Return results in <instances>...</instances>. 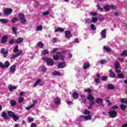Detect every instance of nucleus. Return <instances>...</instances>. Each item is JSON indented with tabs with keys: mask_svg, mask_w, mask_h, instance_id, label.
Returning a JSON list of instances; mask_svg holds the SVG:
<instances>
[{
	"mask_svg": "<svg viewBox=\"0 0 127 127\" xmlns=\"http://www.w3.org/2000/svg\"><path fill=\"white\" fill-rule=\"evenodd\" d=\"M42 28H43V26H38L36 28V30L37 31H40L42 30Z\"/></svg>",
	"mask_w": 127,
	"mask_h": 127,
	"instance_id": "40",
	"label": "nucleus"
},
{
	"mask_svg": "<svg viewBox=\"0 0 127 127\" xmlns=\"http://www.w3.org/2000/svg\"><path fill=\"white\" fill-rule=\"evenodd\" d=\"M10 104L11 106H12V107H14V106H15V105H16V102H15V101H14V100H11L10 101Z\"/></svg>",
	"mask_w": 127,
	"mask_h": 127,
	"instance_id": "32",
	"label": "nucleus"
},
{
	"mask_svg": "<svg viewBox=\"0 0 127 127\" xmlns=\"http://www.w3.org/2000/svg\"><path fill=\"white\" fill-rule=\"evenodd\" d=\"M120 108L121 109L122 111H125V109L127 108V106L124 104L120 105Z\"/></svg>",
	"mask_w": 127,
	"mask_h": 127,
	"instance_id": "37",
	"label": "nucleus"
},
{
	"mask_svg": "<svg viewBox=\"0 0 127 127\" xmlns=\"http://www.w3.org/2000/svg\"><path fill=\"white\" fill-rule=\"evenodd\" d=\"M57 54H58V55H59L60 58L62 60H64V59H65V56L64 55H63V54H62V53L59 52L57 53Z\"/></svg>",
	"mask_w": 127,
	"mask_h": 127,
	"instance_id": "29",
	"label": "nucleus"
},
{
	"mask_svg": "<svg viewBox=\"0 0 127 127\" xmlns=\"http://www.w3.org/2000/svg\"><path fill=\"white\" fill-rule=\"evenodd\" d=\"M14 42H15V41H14V40L13 39H11L10 41H9V44L11 45L14 44Z\"/></svg>",
	"mask_w": 127,
	"mask_h": 127,
	"instance_id": "56",
	"label": "nucleus"
},
{
	"mask_svg": "<svg viewBox=\"0 0 127 127\" xmlns=\"http://www.w3.org/2000/svg\"><path fill=\"white\" fill-rule=\"evenodd\" d=\"M97 9H98V10H100V11H103V8L101 7V6H100V4H97Z\"/></svg>",
	"mask_w": 127,
	"mask_h": 127,
	"instance_id": "45",
	"label": "nucleus"
},
{
	"mask_svg": "<svg viewBox=\"0 0 127 127\" xmlns=\"http://www.w3.org/2000/svg\"><path fill=\"white\" fill-rule=\"evenodd\" d=\"M85 92H87V93H90L91 92H92V90H91V89H84Z\"/></svg>",
	"mask_w": 127,
	"mask_h": 127,
	"instance_id": "59",
	"label": "nucleus"
},
{
	"mask_svg": "<svg viewBox=\"0 0 127 127\" xmlns=\"http://www.w3.org/2000/svg\"><path fill=\"white\" fill-rule=\"evenodd\" d=\"M95 80L94 82H95V83H97V84H99L100 83V78H101V75H100V74H97L95 75Z\"/></svg>",
	"mask_w": 127,
	"mask_h": 127,
	"instance_id": "8",
	"label": "nucleus"
},
{
	"mask_svg": "<svg viewBox=\"0 0 127 127\" xmlns=\"http://www.w3.org/2000/svg\"><path fill=\"white\" fill-rule=\"evenodd\" d=\"M121 102H122L123 104H126L127 105V99H122Z\"/></svg>",
	"mask_w": 127,
	"mask_h": 127,
	"instance_id": "51",
	"label": "nucleus"
},
{
	"mask_svg": "<svg viewBox=\"0 0 127 127\" xmlns=\"http://www.w3.org/2000/svg\"><path fill=\"white\" fill-rule=\"evenodd\" d=\"M109 72H110L109 77H110L111 78H116V74H115V73L113 72L112 69H110Z\"/></svg>",
	"mask_w": 127,
	"mask_h": 127,
	"instance_id": "16",
	"label": "nucleus"
},
{
	"mask_svg": "<svg viewBox=\"0 0 127 127\" xmlns=\"http://www.w3.org/2000/svg\"><path fill=\"white\" fill-rule=\"evenodd\" d=\"M20 20H21V23L22 24H25L26 23V18L24 17V14H21L18 15Z\"/></svg>",
	"mask_w": 127,
	"mask_h": 127,
	"instance_id": "3",
	"label": "nucleus"
},
{
	"mask_svg": "<svg viewBox=\"0 0 127 127\" xmlns=\"http://www.w3.org/2000/svg\"><path fill=\"white\" fill-rule=\"evenodd\" d=\"M87 99L90 100L91 105H95V102L94 101V97L92 94H89L87 96Z\"/></svg>",
	"mask_w": 127,
	"mask_h": 127,
	"instance_id": "6",
	"label": "nucleus"
},
{
	"mask_svg": "<svg viewBox=\"0 0 127 127\" xmlns=\"http://www.w3.org/2000/svg\"><path fill=\"white\" fill-rule=\"evenodd\" d=\"M109 117L112 118H116L117 116H118L117 111L113 110H111L109 112Z\"/></svg>",
	"mask_w": 127,
	"mask_h": 127,
	"instance_id": "5",
	"label": "nucleus"
},
{
	"mask_svg": "<svg viewBox=\"0 0 127 127\" xmlns=\"http://www.w3.org/2000/svg\"><path fill=\"white\" fill-rule=\"evenodd\" d=\"M16 69V65L14 64L10 67V71L11 73H15Z\"/></svg>",
	"mask_w": 127,
	"mask_h": 127,
	"instance_id": "11",
	"label": "nucleus"
},
{
	"mask_svg": "<svg viewBox=\"0 0 127 127\" xmlns=\"http://www.w3.org/2000/svg\"><path fill=\"white\" fill-rule=\"evenodd\" d=\"M48 53H49L48 50H44L42 51V54L43 55H46V54H48Z\"/></svg>",
	"mask_w": 127,
	"mask_h": 127,
	"instance_id": "31",
	"label": "nucleus"
},
{
	"mask_svg": "<svg viewBox=\"0 0 127 127\" xmlns=\"http://www.w3.org/2000/svg\"><path fill=\"white\" fill-rule=\"evenodd\" d=\"M7 115L9 117L12 118L13 116L15 115L14 113L12 112V111H8Z\"/></svg>",
	"mask_w": 127,
	"mask_h": 127,
	"instance_id": "28",
	"label": "nucleus"
},
{
	"mask_svg": "<svg viewBox=\"0 0 127 127\" xmlns=\"http://www.w3.org/2000/svg\"><path fill=\"white\" fill-rule=\"evenodd\" d=\"M72 97L73 99H75V100H77L79 97V94L77 92H73L72 93Z\"/></svg>",
	"mask_w": 127,
	"mask_h": 127,
	"instance_id": "22",
	"label": "nucleus"
},
{
	"mask_svg": "<svg viewBox=\"0 0 127 127\" xmlns=\"http://www.w3.org/2000/svg\"><path fill=\"white\" fill-rule=\"evenodd\" d=\"M91 28L92 30H96V26H95V25H94V24H91Z\"/></svg>",
	"mask_w": 127,
	"mask_h": 127,
	"instance_id": "54",
	"label": "nucleus"
},
{
	"mask_svg": "<svg viewBox=\"0 0 127 127\" xmlns=\"http://www.w3.org/2000/svg\"><path fill=\"white\" fill-rule=\"evenodd\" d=\"M85 21L86 23H92V19L88 18H86L85 19Z\"/></svg>",
	"mask_w": 127,
	"mask_h": 127,
	"instance_id": "34",
	"label": "nucleus"
},
{
	"mask_svg": "<svg viewBox=\"0 0 127 127\" xmlns=\"http://www.w3.org/2000/svg\"><path fill=\"white\" fill-rule=\"evenodd\" d=\"M107 61L106 60H102L100 61L101 64H106V63H107Z\"/></svg>",
	"mask_w": 127,
	"mask_h": 127,
	"instance_id": "53",
	"label": "nucleus"
},
{
	"mask_svg": "<svg viewBox=\"0 0 127 127\" xmlns=\"http://www.w3.org/2000/svg\"><path fill=\"white\" fill-rule=\"evenodd\" d=\"M16 21H18V18H17L16 17H14L13 19H12V20H11V22L13 23H15V22H16Z\"/></svg>",
	"mask_w": 127,
	"mask_h": 127,
	"instance_id": "42",
	"label": "nucleus"
},
{
	"mask_svg": "<svg viewBox=\"0 0 127 127\" xmlns=\"http://www.w3.org/2000/svg\"><path fill=\"white\" fill-rule=\"evenodd\" d=\"M40 82H41V79H38L33 85V87H36V86H37V85H38L39 83H40Z\"/></svg>",
	"mask_w": 127,
	"mask_h": 127,
	"instance_id": "38",
	"label": "nucleus"
},
{
	"mask_svg": "<svg viewBox=\"0 0 127 127\" xmlns=\"http://www.w3.org/2000/svg\"><path fill=\"white\" fill-rule=\"evenodd\" d=\"M9 65H10V64L9 63V62L7 61L4 63V64L3 63L0 62V67L2 68V69L8 68V67H9Z\"/></svg>",
	"mask_w": 127,
	"mask_h": 127,
	"instance_id": "2",
	"label": "nucleus"
},
{
	"mask_svg": "<svg viewBox=\"0 0 127 127\" xmlns=\"http://www.w3.org/2000/svg\"><path fill=\"white\" fill-rule=\"evenodd\" d=\"M60 57L58 55H56L53 56V59L54 60H59Z\"/></svg>",
	"mask_w": 127,
	"mask_h": 127,
	"instance_id": "52",
	"label": "nucleus"
},
{
	"mask_svg": "<svg viewBox=\"0 0 127 127\" xmlns=\"http://www.w3.org/2000/svg\"><path fill=\"white\" fill-rule=\"evenodd\" d=\"M121 56L127 57V51H124L121 54Z\"/></svg>",
	"mask_w": 127,
	"mask_h": 127,
	"instance_id": "44",
	"label": "nucleus"
},
{
	"mask_svg": "<svg viewBox=\"0 0 127 127\" xmlns=\"http://www.w3.org/2000/svg\"><path fill=\"white\" fill-rule=\"evenodd\" d=\"M101 36L102 38H104V39L107 37V30H106V29H104L101 31Z\"/></svg>",
	"mask_w": 127,
	"mask_h": 127,
	"instance_id": "9",
	"label": "nucleus"
},
{
	"mask_svg": "<svg viewBox=\"0 0 127 127\" xmlns=\"http://www.w3.org/2000/svg\"><path fill=\"white\" fill-rule=\"evenodd\" d=\"M98 21V18L96 17H92V22H97Z\"/></svg>",
	"mask_w": 127,
	"mask_h": 127,
	"instance_id": "46",
	"label": "nucleus"
},
{
	"mask_svg": "<svg viewBox=\"0 0 127 127\" xmlns=\"http://www.w3.org/2000/svg\"><path fill=\"white\" fill-rule=\"evenodd\" d=\"M108 89H110L111 90H113L115 87H114V85H113V84H109L108 85Z\"/></svg>",
	"mask_w": 127,
	"mask_h": 127,
	"instance_id": "49",
	"label": "nucleus"
},
{
	"mask_svg": "<svg viewBox=\"0 0 127 127\" xmlns=\"http://www.w3.org/2000/svg\"><path fill=\"white\" fill-rule=\"evenodd\" d=\"M118 109L117 106H114L111 107V110H117Z\"/></svg>",
	"mask_w": 127,
	"mask_h": 127,
	"instance_id": "61",
	"label": "nucleus"
},
{
	"mask_svg": "<svg viewBox=\"0 0 127 127\" xmlns=\"http://www.w3.org/2000/svg\"><path fill=\"white\" fill-rule=\"evenodd\" d=\"M90 14H91V15H93V16H95V15H97V14H98V13H97L96 12H91Z\"/></svg>",
	"mask_w": 127,
	"mask_h": 127,
	"instance_id": "57",
	"label": "nucleus"
},
{
	"mask_svg": "<svg viewBox=\"0 0 127 127\" xmlns=\"http://www.w3.org/2000/svg\"><path fill=\"white\" fill-rule=\"evenodd\" d=\"M12 30L13 31V32H14V34H15V35H16L17 34V28L15 27H12Z\"/></svg>",
	"mask_w": 127,
	"mask_h": 127,
	"instance_id": "30",
	"label": "nucleus"
},
{
	"mask_svg": "<svg viewBox=\"0 0 127 127\" xmlns=\"http://www.w3.org/2000/svg\"><path fill=\"white\" fill-rule=\"evenodd\" d=\"M8 89H9V91H10V92H13V90H16V89H17V87H16V86H15L9 85Z\"/></svg>",
	"mask_w": 127,
	"mask_h": 127,
	"instance_id": "12",
	"label": "nucleus"
},
{
	"mask_svg": "<svg viewBox=\"0 0 127 127\" xmlns=\"http://www.w3.org/2000/svg\"><path fill=\"white\" fill-rule=\"evenodd\" d=\"M115 69H119L120 68V63L119 62H116L115 64Z\"/></svg>",
	"mask_w": 127,
	"mask_h": 127,
	"instance_id": "39",
	"label": "nucleus"
},
{
	"mask_svg": "<svg viewBox=\"0 0 127 127\" xmlns=\"http://www.w3.org/2000/svg\"><path fill=\"white\" fill-rule=\"evenodd\" d=\"M1 116L3 118V119H4V120H8L9 118L7 114H6V113L4 112L2 113Z\"/></svg>",
	"mask_w": 127,
	"mask_h": 127,
	"instance_id": "21",
	"label": "nucleus"
},
{
	"mask_svg": "<svg viewBox=\"0 0 127 127\" xmlns=\"http://www.w3.org/2000/svg\"><path fill=\"white\" fill-rule=\"evenodd\" d=\"M43 60L44 62H46L47 64H48V66H53V65H54V62H53V60L52 59L44 58Z\"/></svg>",
	"mask_w": 127,
	"mask_h": 127,
	"instance_id": "1",
	"label": "nucleus"
},
{
	"mask_svg": "<svg viewBox=\"0 0 127 127\" xmlns=\"http://www.w3.org/2000/svg\"><path fill=\"white\" fill-rule=\"evenodd\" d=\"M55 32H58V31H60L61 32H63V31H64V29L62 28H57L55 30Z\"/></svg>",
	"mask_w": 127,
	"mask_h": 127,
	"instance_id": "33",
	"label": "nucleus"
},
{
	"mask_svg": "<svg viewBox=\"0 0 127 127\" xmlns=\"http://www.w3.org/2000/svg\"><path fill=\"white\" fill-rule=\"evenodd\" d=\"M80 118L81 119V120H82V121H85L92 120V117L91 116V115L85 116H84V115H81L80 116Z\"/></svg>",
	"mask_w": 127,
	"mask_h": 127,
	"instance_id": "4",
	"label": "nucleus"
},
{
	"mask_svg": "<svg viewBox=\"0 0 127 127\" xmlns=\"http://www.w3.org/2000/svg\"><path fill=\"white\" fill-rule=\"evenodd\" d=\"M24 101V99L22 97H19L18 99V102L19 103H22Z\"/></svg>",
	"mask_w": 127,
	"mask_h": 127,
	"instance_id": "47",
	"label": "nucleus"
},
{
	"mask_svg": "<svg viewBox=\"0 0 127 127\" xmlns=\"http://www.w3.org/2000/svg\"><path fill=\"white\" fill-rule=\"evenodd\" d=\"M49 14V11H47L43 13V15H48Z\"/></svg>",
	"mask_w": 127,
	"mask_h": 127,
	"instance_id": "60",
	"label": "nucleus"
},
{
	"mask_svg": "<svg viewBox=\"0 0 127 127\" xmlns=\"http://www.w3.org/2000/svg\"><path fill=\"white\" fill-rule=\"evenodd\" d=\"M65 66H66V64H65V63H60L58 65V67L59 69H62V68H64Z\"/></svg>",
	"mask_w": 127,
	"mask_h": 127,
	"instance_id": "14",
	"label": "nucleus"
},
{
	"mask_svg": "<svg viewBox=\"0 0 127 127\" xmlns=\"http://www.w3.org/2000/svg\"><path fill=\"white\" fill-rule=\"evenodd\" d=\"M81 99H82V103L83 104H86V102H87V100L86 99V98H85V95H81Z\"/></svg>",
	"mask_w": 127,
	"mask_h": 127,
	"instance_id": "26",
	"label": "nucleus"
},
{
	"mask_svg": "<svg viewBox=\"0 0 127 127\" xmlns=\"http://www.w3.org/2000/svg\"><path fill=\"white\" fill-rule=\"evenodd\" d=\"M11 12H12V9L11 8H6L4 10L5 15H9Z\"/></svg>",
	"mask_w": 127,
	"mask_h": 127,
	"instance_id": "7",
	"label": "nucleus"
},
{
	"mask_svg": "<svg viewBox=\"0 0 127 127\" xmlns=\"http://www.w3.org/2000/svg\"><path fill=\"white\" fill-rule=\"evenodd\" d=\"M90 67V64L89 63H85L83 64V68L84 70H86V69H88Z\"/></svg>",
	"mask_w": 127,
	"mask_h": 127,
	"instance_id": "19",
	"label": "nucleus"
},
{
	"mask_svg": "<svg viewBox=\"0 0 127 127\" xmlns=\"http://www.w3.org/2000/svg\"><path fill=\"white\" fill-rule=\"evenodd\" d=\"M8 19H0V22L5 24L8 22Z\"/></svg>",
	"mask_w": 127,
	"mask_h": 127,
	"instance_id": "24",
	"label": "nucleus"
},
{
	"mask_svg": "<svg viewBox=\"0 0 127 127\" xmlns=\"http://www.w3.org/2000/svg\"><path fill=\"white\" fill-rule=\"evenodd\" d=\"M14 122H16L18 120H19V116L14 114V116L12 117Z\"/></svg>",
	"mask_w": 127,
	"mask_h": 127,
	"instance_id": "25",
	"label": "nucleus"
},
{
	"mask_svg": "<svg viewBox=\"0 0 127 127\" xmlns=\"http://www.w3.org/2000/svg\"><path fill=\"white\" fill-rule=\"evenodd\" d=\"M58 51V48H55L54 49L53 51H52L50 52V53H52V54H53V53H55V52H56V51Z\"/></svg>",
	"mask_w": 127,
	"mask_h": 127,
	"instance_id": "55",
	"label": "nucleus"
},
{
	"mask_svg": "<svg viewBox=\"0 0 127 127\" xmlns=\"http://www.w3.org/2000/svg\"><path fill=\"white\" fill-rule=\"evenodd\" d=\"M37 46H38V47H40V48H43V46H44V45L42 42H39L37 44Z\"/></svg>",
	"mask_w": 127,
	"mask_h": 127,
	"instance_id": "27",
	"label": "nucleus"
},
{
	"mask_svg": "<svg viewBox=\"0 0 127 127\" xmlns=\"http://www.w3.org/2000/svg\"><path fill=\"white\" fill-rule=\"evenodd\" d=\"M7 36H3L1 38V43H5L6 42V40H7Z\"/></svg>",
	"mask_w": 127,
	"mask_h": 127,
	"instance_id": "18",
	"label": "nucleus"
},
{
	"mask_svg": "<svg viewBox=\"0 0 127 127\" xmlns=\"http://www.w3.org/2000/svg\"><path fill=\"white\" fill-rule=\"evenodd\" d=\"M104 9L106 11H109V10H110V9H111V7L109 5H106L104 7Z\"/></svg>",
	"mask_w": 127,
	"mask_h": 127,
	"instance_id": "35",
	"label": "nucleus"
},
{
	"mask_svg": "<svg viewBox=\"0 0 127 127\" xmlns=\"http://www.w3.org/2000/svg\"><path fill=\"white\" fill-rule=\"evenodd\" d=\"M53 75H54V76H58L60 75V73L57 71H55L53 72Z\"/></svg>",
	"mask_w": 127,
	"mask_h": 127,
	"instance_id": "43",
	"label": "nucleus"
},
{
	"mask_svg": "<svg viewBox=\"0 0 127 127\" xmlns=\"http://www.w3.org/2000/svg\"><path fill=\"white\" fill-rule=\"evenodd\" d=\"M19 50H18V46H16L14 48V50H13V52L14 53H17V52H18Z\"/></svg>",
	"mask_w": 127,
	"mask_h": 127,
	"instance_id": "36",
	"label": "nucleus"
},
{
	"mask_svg": "<svg viewBox=\"0 0 127 127\" xmlns=\"http://www.w3.org/2000/svg\"><path fill=\"white\" fill-rule=\"evenodd\" d=\"M42 70L43 72H45L46 71V67L45 66L42 67Z\"/></svg>",
	"mask_w": 127,
	"mask_h": 127,
	"instance_id": "62",
	"label": "nucleus"
},
{
	"mask_svg": "<svg viewBox=\"0 0 127 127\" xmlns=\"http://www.w3.org/2000/svg\"><path fill=\"white\" fill-rule=\"evenodd\" d=\"M104 50H105V51H107V52H111V49H110V48H109L106 46L104 47Z\"/></svg>",
	"mask_w": 127,
	"mask_h": 127,
	"instance_id": "48",
	"label": "nucleus"
},
{
	"mask_svg": "<svg viewBox=\"0 0 127 127\" xmlns=\"http://www.w3.org/2000/svg\"><path fill=\"white\" fill-rule=\"evenodd\" d=\"M0 53L2 54H3L4 58H6V55H7L8 52L5 51V50L4 49V48H2V49H1Z\"/></svg>",
	"mask_w": 127,
	"mask_h": 127,
	"instance_id": "13",
	"label": "nucleus"
},
{
	"mask_svg": "<svg viewBox=\"0 0 127 127\" xmlns=\"http://www.w3.org/2000/svg\"><path fill=\"white\" fill-rule=\"evenodd\" d=\"M118 78H120V79H124L125 78V76H124V74L123 73H119L118 74Z\"/></svg>",
	"mask_w": 127,
	"mask_h": 127,
	"instance_id": "41",
	"label": "nucleus"
},
{
	"mask_svg": "<svg viewBox=\"0 0 127 127\" xmlns=\"http://www.w3.org/2000/svg\"><path fill=\"white\" fill-rule=\"evenodd\" d=\"M54 102L56 105H60L61 104V100H60V98H56Z\"/></svg>",
	"mask_w": 127,
	"mask_h": 127,
	"instance_id": "20",
	"label": "nucleus"
},
{
	"mask_svg": "<svg viewBox=\"0 0 127 127\" xmlns=\"http://www.w3.org/2000/svg\"><path fill=\"white\" fill-rule=\"evenodd\" d=\"M108 80V77L107 76L102 77V81H107Z\"/></svg>",
	"mask_w": 127,
	"mask_h": 127,
	"instance_id": "63",
	"label": "nucleus"
},
{
	"mask_svg": "<svg viewBox=\"0 0 127 127\" xmlns=\"http://www.w3.org/2000/svg\"><path fill=\"white\" fill-rule=\"evenodd\" d=\"M89 114H90V111L87 110H85L84 112V115H89Z\"/></svg>",
	"mask_w": 127,
	"mask_h": 127,
	"instance_id": "58",
	"label": "nucleus"
},
{
	"mask_svg": "<svg viewBox=\"0 0 127 127\" xmlns=\"http://www.w3.org/2000/svg\"><path fill=\"white\" fill-rule=\"evenodd\" d=\"M65 36L66 37V38H70L72 37V36L71 35V33L69 31H66L65 32Z\"/></svg>",
	"mask_w": 127,
	"mask_h": 127,
	"instance_id": "17",
	"label": "nucleus"
},
{
	"mask_svg": "<svg viewBox=\"0 0 127 127\" xmlns=\"http://www.w3.org/2000/svg\"><path fill=\"white\" fill-rule=\"evenodd\" d=\"M97 104H100V106L104 108V104H103V99L102 98H97L96 100Z\"/></svg>",
	"mask_w": 127,
	"mask_h": 127,
	"instance_id": "10",
	"label": "nucleus"
},
{
	"mask_svg": "<svg viewBox=\"0 0 127 127\" xmlns=\"http://www.w3.org/2000/svg\"><path fill=\"white\" fill-rule=\"evenodd\" d=\"M22 41H23V38H18L15 41V43L18 44V43H21V42H22Z\"/></svg>",
	"mask_w": 127,
	"mask_h": 127,
	"instance_id": "23",
	"label": "nucleus"
},
{
	"mask_svg": "<svg viewBox=\"0 0 127 127\" xmlns=\"http://www.w3.org/2000/svg\"><path fill=\"white\" fill-rule=\"evenodd\" d=\"M111 7L112 9H117V7L114 5H111Z\"/></svg>",
	"mask_w": 127,
	"mask_h": 127,
	"instance_id": "64",
	"label": "nucleus"
},
{
	"mask_svg": "<svg viewBox=\"0 0 127 127\" xmlns=\"http://www.w3.org/2000/svg\"><path fill=\"white\" fill-rule=\"evenodd\" d=\"M33 107H34V104L31 105V106L26 107V110H27V111H29V110H30V109H31V108H33Z\"/></svg>",
	"mask_w": 127,
	"mask_h": 127,
	"instance_id": "50",
	"label": "nucleus"
},
{
	"mask_svg": "<svg viewBox=\"0 0 127 127\" xmlns=\"http://www.w3.org/2000/svg\"><path fill=\"white\" fill-rule=\"evenodd\" d=\"M21 54H22V51H20L19 53L15 55L12 56L11 57V59H15V58H16L18 56H20Z\"/></svg>",
	"mask_w": 127,
	"mask_h": 127,
	"instance_id": "15",
	"label": "nucleus"
}]
</instances>
